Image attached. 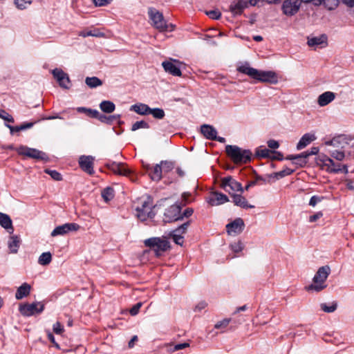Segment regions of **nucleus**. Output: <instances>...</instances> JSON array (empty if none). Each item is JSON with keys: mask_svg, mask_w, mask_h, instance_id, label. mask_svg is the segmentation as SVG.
<instances>
[{"mask_svg": "<svg viewBox=\"0 0 354 354\" xmlns=\"http://www.w3.org/2000/svg\"><path fill=\"white\" fill-rule=\"evenodd\" d=\"M237 71L243 74L247 75L251 78L261 82H267L270 84H277L278 82V77L274 71H259L251 67L248 62L242 64L238 66Z\"/></svg>", "mask_w": 354, "mask_h": 354, "instance_id": "f257e3e1", "label": "nucleus"}, {"mask_svg": "<svg viewBox=\"0 0 354 354\" xmlns=\"http://www.w3.org/2000/svg\"><path fill=\"white\" fill-rule=\"evenodd\" d=\"M225 152L234 163L247 164L251 161L252 153L249 149H243L236 145H227Z\"/></svg>", "mask_w": 354, "mask_h": 354, "instance_id": "f03ea898", "label": "nucleus"}, {"mask_svg": "<svg viewBox=\"0 0 354 354\" xmlns=\"http://www.w3.org/2000/svg\"><path fill=\"white\" fill-rule=\"evenodd\" d=\"M330 272V268L328 266L320 267L313 279V283L306 286V290L319 292L326 288L327 286L325 282Z\"/></svg>", "mask_w": 354, "mask_h": 354, "instance_id": "7ed1b4c3", "label": "nucleus"}, {"mask_svg": "<svg viewBox=\"0 0 354 354\" xmlns=\"http://www.w3.org/2000/svg\"><path fill=\"white\" fill-rule=\"evenodd\" d=\"M153 200L150 196L140 200V205L136 207V216L141 221H147L148 218H153L155 213L153 212Z\"/></svg>", "mask_w": 354, "mask_h": 354, "instance_id": "20e7f679", "label": "nucleus"}, {"mask_svg": "<svg viewBox=\"0 0 354 354\" xmlns=\"http://www.w3.org/2000/svg\"><path fill=\"white\" fill-rule=\"evenodd\" d=\"M145 246L152 249L156 257L167 251L169 248V242L165 238L152 237L144 241Z\"/></svg>", "mask_w": 354, "mask_h": 354, "instance_id": "39448f33", "label": "nucleus"}, {"mask_svg": "<svg viewBox=\"0 0 354 354\" xmlns=\"http://www.w3.org/2000/svg\"><path fill=\"white\" fill-rule=\"evenodd\" d=\"M16 151L20 156H23L36 160L48 161L49 160L48 155L45 152L24 145H21L17 147L16 149Z\"/></svg>", "mask_w": 354, "mask_h": 354, "instance_id": "423d86ee", "label": "nucleus"}, {"mask_svg": "<svg viewBox=\"0 0 354 354\" xmlns=\"http://www.w3.org/2000/svg\"><path fill=\"white\" fill-rule=\"evenodd\" d=\"M150 19L153 22V26L160 31L168 30L167 21L161 12L155 8H149L148 12Z\"/></svg>", "mask_w": 354, "mask_h": 354, "instance_id": "0eeeda50", "label": "nucleus"}, {"mask_svg": "<svg viewBox=\"0 0 354 354\" xmlns=\"http://www.w3.org/2000/svg\"><path fill=\"white\" fill-rule=\"evenodd\" d=\"M44 309V305L41 302L21 304L19 308L20 313L24 317H30L35 314L41 313Z\"/></svg>", "mask_w": 354, "mask_h": 354, "instance_id": "6e6552de", "label": "nucleus"}, {"mask_svg": "<svg viewBox=\"0 0 354 354\" xmlns=\"http://www.w3.org/2000/svg\"><path fill=\"white\" fill-rule=\"evenodd\" d=\"M163 219L164 221L167 223H171L179 220H183L180 205L176 203L167 208L164 213Z\"/></svg>", "mask_w": 354, "mask_h": 354, "instance_id": "1a4fd4ad", "label": "nucleus"}, {"mask_svg": "<svg viewBox=\"0 0 354 354\" xmlns=\"http://www.w3.org/2000/svg\"><path fill=\"white\" fill-rule=\"evenodd\" d=\"M95 160L94 156L82 155L78 159V164L84 172L92 176L95 174L93 168Z\"/></svg>", "mask_w": 354, "mask_h": 354, "instance_id": "9d476101", "label": "nucleus"}, {"mask_svg": "<svg viewBox=\"0 0 354 354\" xmlns=\"http://www.w3.org/2000/svg\"><path fill=\"white\" fill-rule=\"evenodd\" d=\"M322 169L326 170L328 173L330 174H347L348 172V167L346 165H342L337 160L335 161L331 157L328 160H327V163L325 164V166Z\"/></svg>", "mask_w": 354, "mask_h": 354, "instance_id": "9b49d317", "label": "nucleus"}, {"mask_svg": "<svg viewBox=\"0 0 354 354\" xmlns=\"http://www.w3.org/2000/svg\"><path fill=\"white\" fill-rule=\"evenodd\" d=\"M52 74L60 87L65 89L70 88L71 81L69 77L63 70L56 68L52 71Z\"/></svg>", "mask_w": 354, "mask_h": 354, "instance_id": "f8f14e48", "label": "nucleus"}, {"mask_svg": "<svg viewBox=\"0 0 354 354\" xmlns=\"http://www.w3.org/2000/svg\"><path fill=\"white\" fill-rule=\"evenodd\" d=\"M221 187L230 194V190L227 187L233 192H240L241 194L244 192V189L242 185L233 179L231 176H227L221 180Z\"/></svg>", "mask_w": 354, "mask_h": 354, "instance_id": "ddd939ff", "label": "nucleus"}, {"mask_svg": "<svg viewBox=\"0 0 354 354\" xmlns=\"http://www.w3.org/2000/svg\"><path fill=\"white\" fill-rule=\"evenodd\" d=\"M80 229V225L75 223H67L62 225L56 227L51 232L52 236H57L59 235H65L70 232L77 231Z\"/></svg>", "mask_w": 354, "mask_h": 354, "instance_id": "4468645a", "label": "nucleus"}, {"mask_svg": "<svg viewBox=\"0 0 354 354\" xmlns=\"http://www.w3.org/2000/svg\"><path fill=\"white\" fill-rule=\"evenodd\" d=\"M245 227V223L241 218H236L233 221L226 225V230L230 235H238L241 234Z\"/></svg>", "mask_w": 354, "mask_h": 354, "instance_id": "2eb2a0df", "label": "nucleus"}, {"mask_svg": "<svg viewBox=\"0 0 354 354\" xmlns=\"http://www.w3.org/2000/svg\"><path fill=\"white\" fill-rule=\"evenodd\" d=\"M299 0H285L282 4V10L286 15H294L299 9Z\"/></svg>", "mask_w": 354, "mask_h": 354, "instance_id": "dca6fc26", "label": "nucleus"}, {"mask_svg": "<svg viewBox=\"0 0 354 354\" xmlns=\"http://www.w3.org/2000/svg\"><path fill=\"white\" fill-rule=\"evenodd\" d=\"M174 62L179 63L176 59H171L169 61L163 62L162 63V66L165 72L174 76L180 77L182 75L180 68Z\"/></svg>", "mask_w": 354, "mask_h": 354, "instance_id": "f3484780", "label": "nucleus"}, {"mask_svg": "<svg viewBox=\"0 0 354 354\" xmlns=\"http://www.w3.org/2000/svg\"><path fill=\"white\" fill-rule=\"evenodd\" d=\"M106 167L115 174L127 176L130 175V170L123 163H117L115 162H109Z\"/></svg>", "mask_w": 354, "mask_h": 354, "instance_id": "a211bd4d", "label": "nucleus"}, {"mask_svg": "<svg viewBox=\"0 0 354 354\" xmlns=\"http://www.w3.org/2000/svg\"><path fill=\"white\" fill-rule=\"evenodd\" d=\"M145 167L152 180L158 182L161 180L162 171L160 164H156L154 167H151L149 165Z\"/></svg>", "mask_w": 354, "mask_h": 354, "instance_id": "6ab92c4d", "label": "nucleus"}, {"mask_svg": "<svg viewBox=\"0 0 354 354\" xmlns=\"http://www.w3.org/2000/svg\"><path fill=\"white\" fill-rule=\"evenodd\" d=\"M228 201L229 198L225 194L215 192L212 194V196L209 199L208 203L212 206H216Z\"/></svg>", "mask_w": 354, "mask_h": 354, "instance_id": "aec40b11", "label": "nucleus"}, {"mask_svg": "<svg viewBox=\"0 0 354 354\" xmlns=\"http://www.w3.org/2000/svg\"><path fill=\"white\" fill-rule=\"evenodd\" d=\"M231 196L232 198V202L238 207L243 209H252L254 207V205H250L247 199L241 194H232Z\"/></svg>", "mask_w": 354, "mask_h": 354, "instance_id": "412c9836", "label": "nucleus"}, {"mask_svg": "<svg viewBox=\"0 0 354 354\" xmlns=\"http://www.w3.org/2000/svg\"><path fill=\"white\" fill-rule=\"evenodd\" d=\"M201 133L208 140H215L216 138L217 131L216 129L209 124H203L201 126Z\"/></svg>", "mask_w": 354, "mask_h": 354, "instance_id": "4be33fe9", "label": "nucleus"}, {"mask_svg": "<svg viewBox=\"0 0 354 354\" xmlns=\"http://www.w3.org/2000/svg\"><path fill=\"white\" fill-rule=\"evenodd\" d=\"M335 94L331 91H326L318 97L317 103L320 106H324L334 100Z\"/></svg>", "mask_w": 354, "mask_h": 354, "instance_id": "5701e85b", "label": "nucleus"}, {"mask_svg": "<svg viewBox=\"0 0 354 354\" xmlns=\"http://www.w3.org/2000/svg\"><path fill=\"white\" fill-rule=\"evenodd\" d=\"M308 45L309 46H325L327 45V37L326 35H322L319 37L308 38Z\"/></svg>", "mask_w": 354, "mask_h": 354, "instance_id": "b1692460", "label": "nucleus"}, {"mask_svg": "<svg viewBox=\"0 0 354 354\" xmlns=\"http://www.w3.org/2000/svg\"><path fill=\"white\" fill-rule=\"evenodd\" d=\"M31 286L27 283H24L19 286L15 293V297L17 299H22L24 297L29 295L30 292Z\"/></svg>", "mask_w": 354, "mask_h": 354, "instance_id": "393cba45", "label": "nucleus"}, {"mask_svg": "<svg viewBox=\"0 0 354 354\" xmlns=\"http://www.w3.org/2000/svg\"><path fill=\"white\" fill-rule=\"evenodd\" d=\"M315 136L313 134L306 133L304 134L297 145V149L301 150L308 145L311 142L315 140Z\"/></svg>", "mask_w": 354, "mask_h": 354, "instance_id": "a878e982", "label": "nucleus"}, {"mask_svg": "<svg viewBox=\"0 0 354 354\" xmlns=\"http://www.w3.org/2000/svg\"><path fill=\"white\" fill-rule=\"evenodd\" d=\"M0 225L1 227L8 230L9 233H12L13 227L12 220L8 214L0 212Z\"/></svg>", "mask_w": 354, "mask_h": 354, "instance_id": "bb28decb", "label": "nucleus"}, {"mask_svg": "<svg viewBox=\"0 0 354 354\" xmlns=\"http://www.w3.org/2000/svg\"><path fill=\"white\" fill-rule=\"evenodd\" d=\"M130 111H134L139 115H149L150 107L145 104L138 103L131 106Z\"/></svg>", "mask_w": 354, "mask_h": 354, "instance_id": "cd10ccee", "label": "nucleus"}, {"mask_svg": "<svg viewBox=\"0 0 354 354\" xmlns=\"http://www.w3.org/2000/svg\"><path fill=\"white\" fill-rule=\"evenodd\" d=\"M8 245L11 253H17L20 245V238L17 235L11 236Z\"/></svg>", "mask_w": 354, "mask_h": 354, "instance_id": "c85d7f7f", "label": "nucleus"}, {"mask_svg": "<svg viewBox=\"0 0 354 354\" xmlns=\"http://www.w3.org/2000/svg\"><path fill=\"white\" fill-rule=\"evenodd\" d=\"M101 111L106 113H111L115 109V104L109 100H104L100 104Z\"/></svg>", "mask_w": 354, "mask_h": 354, "instance_id": "c756f323", "label": "nucleus"}, {"mask_svg": "<svg viewBox=\"0 0 354 354\" xmlns=\"http://www.w3.org/2000/svg\"><path fill=\"white\" fill-rule=\"evenodd\" d=\"M86 84L91 88L102 85V81L97 77H87L85 80Z\"/></svg>", "mask_w": 354, "mask_h": 354, "instance_id": "7c9ffc66", "label": "nucleus"}, {"mask_svg": "<svg viewBox=\"0 0 354 354\" xmlns=\"http://www.w3.org/2000/svg\"><path fill=\"white\" fill-rule=\"evenodd\" d=\"M120 118V115H109L106 116L104 114L100 113L99 121L101 122L107 124H111L113 123V122L117 121Z\"/></svg>", "mask_w": 354, "mask_h": 354, "instance_id": "2f4dec72", "label": "nucleus"}, {"mask_svg": "<svg viewBox=\"0 0 354 354\" xmlns=\"http://www.w3.org/2000/svg\"><path fill=\"white\" fill-rule=\"evenodd\" d=\"M190 223H191L190 220L185 222L181 225H180L178 227L174 230L173 231H171L169 233V234H177V235L178 234V235L183 236L185 234H186L188 227L190 225Z\"/></svg>", "mask_w": 354, "mask_h": 354, "instance_id": "473e14b6", "label": "nucleus"}, {"mask_svg": "<svg viewBox=\"0 0 354 354\" xmlns=\"http://www.w3.org/2000/svg\"><path fill=\"white\" fill-rule=\"evenodd\" d=\"M342 142L346 144L345 142H344V139L341 136L335 137L333 139L326 141L325 145L328 146H333L336 148H341L343 149L344 146L342 145Z\"/></svg>", "mask_w": 354, "mask_h": 354, "instance_id": "72a5a7b5", "label": "nucleus"}, {"mask_svg": "<svg viewBox=\"0 0 354 354\" xmlns=\"http://www.w3.org/2000/svg\"><path fill=\"white\" fill-rule=\"evenodd\" d=\"M329 154L331 158L339 162L343 160L345 158V152L343 149L330 150L329 151Z\"/></svg>", "mask_w": 354, "mask_h": 354, "instance_id": "f704fd0d", "label": "nucleus"}, {"mask_svg": "<svg viewBox=\"0 0 354 354\" xmlns=\"http://www.w3.org/2000/svg\"><path fill=\"white\" fill-rule=\"evenodd\" d=\"M295 171V169H290L288 167H286L283 170L273 173L270 175L269 177H275L277 179L282 178L286 176L291 175Z\"/></svg>", "mask_w": 354, "mask_h": 354, "instance_id": "c9c22d12", "label": "nucleus"}, {"mask_svg": "<svg viewBox=\"0 0 354 354\" xmlns=\"http://www.w3.org/2000/svg\"><path fill=\"white\" fill-rule=\"evenodd\" d=\"M52 261V255L50 252H43L39 257L38 263L41 266H47Z\"/></svg>", "mask_w": 354, "mask_h": 354, "instance_id": "e433bc0d", "label": "nucleus"}, {"mask_svg": "<svg viewBox=\"0 0 354 354\" xmlns=\"http://www.w3.org/2000/svg\"><path fill=\"white\" fill-rule=\"evenodd\" d=\"M102 197L106 202L110 201L114 197V189L107 187L102 191Z\"/></svg>", "mask_w": 354, "mask_h": 354, "instance_id": "4c0bfd02", "label": "nucleus"}, {"mask_svg": "<svg viewBox=\"0 0 354 354\" xmlns=\"http://www.w3.org/2000/svg\"><path fill=\"white\" fill-rule=\"evenodd\" d=\"M320 307L322 310L324 312L330 313L336 310L337 308V303L336 301H333L330 305L323 303L321 304Z\"/></svg>", "mask_w": 354, "mask_h": 354, "instance_id": "58836bf2", "label": "nucleus"}, {"mask_svg": "<svg viewBox=\"0 0 354 354\" xmlns=\"http://www.w3.org/2000/svg\"><path fill=\"white\" fill-rule=\"evenodd\" d=\"M149 114H151L154 118L159 120L162 119L165 115L164 110L160 108H150Z\"/></svg>", "mask_w": 354, "mask_h": 354, "instance_id": "ea45409f", "label": "nucleus"}, {"mask_svg": "<svg viewBox=\"0 0 354 354\" xmlns=\"http://www.w3.org/2000/svg\"><path fill=\"white\" fill-rule=\"evenodd\" d=\"M244 8L243 3L241 1H239L234 5H231L230 9L234 15H241Z\"/></svg>", "mask_w": 354, "mask_h": 354, "instance_id": "a19ab883", "label": "nucleus"}, {"mask_svg": "<svg viewBox=\"0 0 354 354\" xmlns=\"http://www.w3.org/2000/svg\"><path fill=\"white\" fill-rule=\"evenodd\" d=\"M160 165H161L162 171L164 173L169 172L174 167V165L172 162L167 160H162L160 163Z\"/></svg>", "mask_w": 354, "mask_h": 354, "instance_id": "79ce46f5", "label": "nucleus"}, {"mask_svg": "<svg viewBox=\"0 0 354 354\" xmlns=\"http://www.w3.org/2000/svg\"><path fill=\"white\" fill-rule=\"evenodd\" d=\"M330 157L325 155V154H319L316 158V162L317 165H319L322 169L324 167L325 164L327 163V160L330 159Z\"/></svg>", "mask_w": 354, "mask_h": 354, "instance_id": "37998d69", "label": "nucleus"}, {"mask_svg": "<svg viewBox=\"0 0 354 354\" xmlns=\"http://www.w3.org/2000/svg\"><path fill=\"white\" fill-rule=\"evenodd\" d=\"M270 153L271 151L269 149L266 148L261 149L259 147L257 149L255 156L259 158H269Z\"/></svg>", "mask_w": 354, "mask_h": 354, "instance_id": "c03bdc74", "label": "nucleus"}, {"mask_svg": "<svg viewBox=\"0 0 354 354\" xmlns=\"http://www.w3.org/2000/svg\"><path fill=\"white\" fill-rule=\"evenodd\" d=\"M44 172L48 175L50 176V177L55 180H57V181H59V180H62V174L57 171L56 170H51L50 169H46L44 170Z\"/></svg>", "mask_w": 354, "mask_h": 354, "instance_id": "a18cd8bd", "label": "nucleus"}, {"mask_svg": "<svg viewBox=\"0 0 354 354\" xmlns=\"http://www.w3.org/2000/svg\"><path fill=\"white\" fill-rule=\"evenodd\" d=\"M149 125L147 122L144 120L137 121L133 124L131 127V131H135L139 129H148Z\"/></svg>", "mask_w": 354, "mask_h": 354, "instance_id": "49530a36", "label": "nucleus"}, {"mask_svg": "<svg viewBox=\"0 0 354 354\" xmlns=\"http://www.w3.org/2000/svg\"><path fill=\"white\" fill-rule=\"evenodd\" d=\"M230 247L234 253H239L241 252L244 248L243 243L241 241L231 243Z\"/></svg>", "mask_w": 354, "mask_h": 354, "instance_id": "de8ad7c7", "label": "nucleus"}, {"mask_svg": "<svg viewBox=\"0 0 354 354\" xmlns=\"http://www.w3.org/2000/svg\"><path fill=\"white\" fill-rule=\"evenodd\" d=\"M310 156V155L308 154V151H304L299 154H297V158L298 159H301L302 161L301 162H297V165L301 167H303L304 166H305L307 163V160L306 159Z\"/></svg>", "mask_w": 354, "mask_h": 354, "instance_id": "09e8293b", "label": "nucleus"}, {"mask_svg": "<svg viewBox=\"0 0 354 354\" xmlns=\"http://www.w3.org/2000/svg\"><path fill=\"white\" fill-rule=\"evenodd\" d=\"M80 35L83 36L84 37H88V36H93L96 37H100L104 35V34L99 30H90L87 32H82Z\"/></svg>", "mask_w": 354, "mask_h": 354, "instance_id": "8fccbe9b", "label": "nucleus"}, {"mask_svg": "<svg viewBox=\"0 0 354 354\" xmlns=\"http://www.w3.org/2000/svg\"><path fill=\"white\" fill-rule=\"evenodd\" d=\"M230 321H231L230 319H227V318L224 319L221 321H219L214 325V328L216 329H224L228 326Z\"/></svg>", "mask_w": 354, "mask_h": 354, "instance_id": "3c124183", "label": "nucleus"}, {"mask_svg": "<svg viewBox=\"0 0 354 354\" xmlns=\"http://www.w3.org/2000/svg\"><path fill=\"white\" fill-rule=\"evenodd\" d=\"M0 118L9 122L13 123L15 122L13 117L2 109H0Z\"/></svg>", "mask_w": 354, "mask_h": 354, "instance_id": "603ef678", "label": "nucleus"}, {"mask_svg": "<svg viewBox=\"0 0 354 354\" xmlns=\"http://www.w3.org/2000/svg\"><path fill=\"white\" fill-rule=\"evenodd\" d=\"M14 3L18 9L24 10L26 8V4H31L32 1H26L25 0H15Z\"/></svg>", "mask_w": 354, "mask_h": 354, "instance_id": "864d4df0", "label": "nucleus"}, {"mask_svg": "<svg viewBox=\"0 0 354 354\" xmlns=\"http://www.w3.org/2000/svg\"><path fill=\"white\" fill-rule=\"evenodd\" d=\"M170 237L172 238L174 243L179 245H183L184 243V236L177 234H169Z\"/></svg>", "mask_w": 354, "mask_h": 354, "instance_id": "5fc2aeb1", "label": "nucleus"}, {"mask_svg": "<svg viewBox=\"0 0 354 354\" xmlns=\"http://www.w3.org/2000/svg\"><path fill=\"white\" fill-rule=\"evenodd\" d=\"M206 14L207 16H209V18L212 19H218L221 16V13L217 10L206 12Z\"/></svg>", "mask_w": 354, "mask_h": 354, "instance_id": "6e6d98bb", "label": "nucleus"}, {"mask_svg": "<svg viewBox=\"0 0 354 354\" xmlns=\"http://www.w3.org/2000/svg\"><path fill=\"white\" fill-rule=\"evenodd\" d=\"M53 332L57 335H60L64 332V327L60 322H57L53 326Z\"/></svg>", "mask_w": 354, "mask_h": 354, "instance_id": "4d7b16f0", "label": "nucleus"}, {"mask_svg": "<svg viewBox=\"0 0 354 354\" xmlns=\"http://www.w3.org/2000/svg\"><path fill=\"white\" fill-rule=\"evenodd\" d=\"M324 199L323 196H313L309 201V205L315 207L318 203L321 202Z\"/></svg>", "mask_w": 354, "mask_h": 354, "instance_id": "13d9d810", "label": "nucleus"}, {"mask_svg": "<svg viewBox=\"0 0 354 354\" xmlns=\"http://www.w3.org/2000/svg\"><path fill=\"white\" fill-rule=\"evenodd\" d=\"M142 306V302H138L136 304H135L129 310V313L130 314L132 315V316H135L136 315L139 310H140V308H141V306Z\"/></svg>", "mask_w": 354, "mask_h": 354, "instance_id": "bf43d9fd", "label": "nucleus"}, {"mask_svg": "<svg viewBox=\"0 0 354 354\" xmlns=\"http://www.w3.org/2000/svg\"><path fill=\"white\" fill-rule=\"evenodd\" d=\"M189 346V344L187 343V342L177 344L174 345V348L171 349V351H173V352L177 351L187 348Z\"/></svg>", "mask_w": 354, "mask_h": 354, "instance_id": "052dcab7", "label": "nucleus"}, {"mask_svg": "<svg viewBox=\"0 0 354 354\" xmlns=\"http://www.w3.org/2000/svg\"><path fill=\"white\" fill-rule=\"evenodd\" d=\"M100 113L95 110L90 109L88 111V116L92 118H96L99 120Z\"/></svg>", "mask_w": 354, "mask_h": 354, "instance_id": "680f3d73", "label": "nucleus"}, {"mask_svg": "<svg viewBox=\"0 0 354 354\" xmlns=\"http://www.w3.org/2000/svg\"><path fill=\"white\" fill-rule=\"evenodd\" d=\"M323 216V214L322 212H318L315 213L313 215L310 216L309 217V222L313 223L315 222L317 220Z\"/></svg>", "mask_w": 354, "mask_h": 354, "instance_id": "e2e57ef3", "label": "nucleus"}, {"mask_svg": "<svg viewBox=\"0 0 354 354\" xmlns=\"http://www.w3.org/2000/svg\"><path fill=\"white\" fill-rule=\"evenodd\" d=\"M267 144H268V146L270 148V149H277L279 148V143L275 140H269L268 142H267Z\"/></svg>", "mask_w": 354, "mask_h": 354, "instance_id": "0e129e2a", "label": "nucleus"}, {"mask_svg": "<svg viewBox=\"0 0 354 354\" xmlns=\"http://www.w3.org/2000/svg\"><path fill=\"white\" fill-rule=\"evenodd\" d=\"M274 156L271 157L272 160H283V153L279 151H273Z\"/></svg>", "mask_w": 354, "mask_h": 354, "instance_id": "69168bd1", "label": "nucleus"}, {"mask_svg": "<svg viewBox=\"0 0 354 354\" xmlns=\"http://www.w3.org/2000/svg\"><path fill=\"white\" fill-rule=\"evenodd\" d=\"M193 213H194V209L191 207H188V208L185 209V211L183 212V213H181V214H182L183 218L184 217L189 218V216H191L192 215Z\"/></svg>", "mask_w": 354, "mask_h": 354, "instance_id": "338daca9", "label": "nucleus"}, {"mask_svg": "<svg viewBox=\"0 0 354 354\" xmlns=\"http://www.w3.org/2000/svg\"><path fill=\"white\" fill-rule=\"evenodd\" d=\"M93 3L97 6H104L109 3L111 0H93Z\"/></svg>", "mask_w": 354, "mask_h": 354, "instance_id": "774afa93", "label": "nucleus"}]
</instances>
